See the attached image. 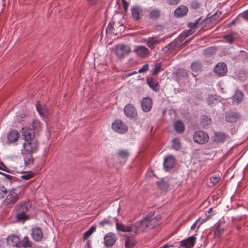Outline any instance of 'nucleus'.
Returning <instances> with one entry per match:
<instances>
[{"mask_svg": "<svg viewBox=\"0 0 248 248\" xmlns=\"http://www.w3.org/2000/svg\"><path fill=\"white\" fill-rule=\"evenodd\" d=\"M141 13L142 10L140 7L135 6L131 9L132 16L136 20L140 19Z\"/></svg>", "mask_w": 248, "mask_h": 248, "instance_id": "obj_27", "label": "nucleus"}, {"mask_svg": "<svg viewBox=\"0 0 248 248\" xmlns=\"http://www.w3.org/2000/svg\"><path fill=\"white\" fill-rule=\"evenodd\" d=\"M180 0H166L169 5H174L177 4Z\"/></svg>", "mask_w": 248, "mask_h": 248, "instance_id": "obj_49", "label": "nucleus"}, {"mask_svg": "<svg viewBox=\"0 0 248 248\" xmlns=\"http://www.w3.org/2000/svg\"><path fill=\"white\" fill-rule=\"evenodd\" d=\"M199 220H200V218H198L195 222L194 223H193V224L191 226V230H194L195 228H196V225H197V222L199 221Z\"/></svg>", "mask_w": 248, "mask_h": 248, "instance_id": "obj_56", "label": "nucleus"}, {"mask_svg": "<svg viewBox=\"0 0 248 248\" xmlns=\"http://www.w3.org/2000/svg\"><path fill=\"white\" fill-rule=\"evenodd\" d=\"M24 155V164L26 166L31 167L33 165L34 159L32 155V153H26L22 152Z\"/></svg>", "mask_w": 248, "mask_h": 248, "instance_id": "obj_22", "label": "nucleus"}, {"mask_svg": "<svg viewBox=\"0 0 248 248\" xmlns=\"http://www.w3.org/2000/svg\"><path fill=\"white\" fill-rule=\"evenodd\" d=\"M118 155L122 158H126L129 155V153L125 150H120L118 151Z\"/></svg>", "mask_w": 248, "mask_h": 248, "instance_id": "obj_43", "label": "nucleus"}, {"mask_svg": "<svg viewBox=\"0 0 248 248\" xmlns=\"http://www.w3.org/2000/svg\"><path fill=\"white\" fill-rule=\"evenodd\" d=\"M214 71L218 76H223L227 71V66L224 63H219L215 67Z\"/></svg>", "mask_w": 248, "mask_h": 248, "instance_id": "obj_10", "label": "nucleus"}, {"mask_svg": "<svg viewBox=\"0 0 248 248\" xmlns=\"http://www.w3.org/2000/svg\"><path fill=\"white\" fill-rule=\"evenodd\" d=\"M7 190L3 186L0 185V199L4 198L7 193Z\"/></svg>", "mask_w": 248, "mask_h": 248, "instance_id": "obj_42", "label": "nucleus"}, {"mask_svg": "<svg viewBox=\"0 0 248 248\" xmlns=\"http://www.w3.org/2000/svg\"><path fill=\"white\" fill-rule=\"evenodd\" d=\"M224 38L230 43H231L233 41V37L232 34H228L224 36Z\"/></svg>", "mask_w": 248, "mask_h": 248, "instance_id": "obj_47", "label": "nucleus"}, {"mask_svg": "<svg viewBox=\"0 0 248 248\" xmlns=\"http://www.w3.org/2000/svg\"><path fill=\"white\" fill-rule=\"evenodd\" d=\"M235 100L237 102H240L243 100V94L242 92L238 91L234 95Z\"/></svg>", "mask_w": 248, "mask_h": 248, "instance_id": "obj_40", "label": "nucleus"}, {"mask_svg": "<svg viewBox=\"0 0 248 248\" xmlns=\"http://www.w3.org/2000/svg\"><path fill=\"white\" fill-rule=\"evenodd\" d=\"M219 180V177H217V176H213V177H212L210 178L211 183H212L214 184H216L217 183Z\"/></svg>", "mask_w": 248, "mask_h": 248, "instance_id": "obj_50", "label": "nucleus"}, {"mask_svg": "<svg viewBox=\"0 0 248 248\" xmlns=\"http://www.w3.org/2000/svg\"><path fill=\"white\" fill-rule=\"evenodd\" d=\"M144 218L140 221H137L135 223L132 224V230L133 232H134L135 233H137L138 232L139 230L140 229H142V231H143L146 228L145 227V224H144Z\"/></svg>", "mask_w": 248, "mask_h": 248, "instance_id": "obj_24", "label": "nucleus"}, {"mask_svg": "<svg viewBox=\"0 0 248 248\" xmlns=\"http://www.w3.org/2000/svg\"><path fill=\"white\" fill-rule=\"evenodd\" d=\"M31 236L33 239L36 241H40L43 238V233L41 229L39 227L33 228L31 230Z\"/></svg>", "mask_w": 248, "mask_h": 248, "instance_id": "obj_14", "label": "nucleus"}, {"mask_svg": "<svg viewBox=\"0 0 248 248\" xmlns=\"http://www.w3.org/2000/svg\"><path fill=\"white\" fill-rule=\"evenodd\" d=\"M191 70L195 72H198L202 68V63L199 62H193L191 65Z\"/></svg>", "mask_w": 248, "mask_h": 248, "instance_id": "obj_34", "label": "nucleus"}, {"mask_svg": "<svg viewBox=\"0 0 248 248\" xmlns=\"http://www.w3.org/2000/svg\"><path fill=\"white\" fill-rule=\"evenodd\" d=\"M188 11V9L186 6H181L177 8L174 11V15L178 17H182L185 15Z\"/></svg>", "mask_w": 248, "mask_h": 248, "instance_id": "obj_25", "label": "nucleus"}, {"mask_svg": "<svg viewBox=\"0 0 248 248\" xmlns=\"http://www.w3.org/2000/svg\"><path fill=\"white\" fill-rule=\"evenodd\" d=\"M161 39L157 37H149L147 40V46L151 49L154 48L155 45L159 44Z\"/></svg>", "mask_w": 248, "mask_h": 248, "instance_id": "obj_28", "label": "nucleus"}, {"mask_svg": "<svg viewBox=\"0 0 248 248\" xmlns=\"http://www.w3.org/2000/svg\"><path fill=\"white\" fill-rule=\"evenodd\" d=\"M96 230V226H93L84 233V239L88 238Z\"/></svg>", "mask_w": 248, "mask_h": 248, "instance_id": "obj_38", "label": "nucleus"}, {"mask_svg": "<svg viewBox=\"0 0 248 248\" xmlns=\"http://www.w3.org/2000/svg\"><path fill=\"white\" fill-rule=\"evenodd\" d=\"M148 12L149 18L151 20H157L161 16V11L158 9H150L148 10Z\"/></svg>", "mask_w": 248, "mask_h": 248, "instance_id": "obj_19", "label": "nucleus"}, {"mask_svg": "<svg viewBox=\"0 0 248 248\" xmlns=\"http://www.w3.org/2000/svg\"><path fill=\"white\" fill-rule=\"evenodd\" d=\"M147 83L149 86L154 91L157 92L159 90V85L156 79L152 77H148L147 78Z\"/></svg>", "mask_w": 248, "mask_h": 248, "instance_id": "obj_16", "label": "nucleus"}, {"mask_svg": "<svg viewBox=\"0 0 248 248\" xmlns=\"http://www.w3.org/2000/svg\"><path fill=\"white\" fill-rule=\"evenodd\" d=\"M134 51L138 56L141 58L145 57L149 53L148 49L142 46H135Z\"/></svg>", "mask_w": 248, "mask_h": 248, "instance_id": "obj_13", "label": "nucleus"}, {"mask_svg": "<svg viewBox=\"0 0 248 248\" xmlns=\"http://www.w3.org/2000/svg\"><path fill=\"white\" fill-rule=\"evenodd\" d=\"M114 219L116 220V227L118 231L123 232H133L132 225L127 226L122 223H119L116 218Z\"/></svg>", "mask_w": 248, "mask_h": 248, "instance_id": "obj_18", "label": "nucleus"}, {"mask_svg": "<svg viewBox=\"0 0 248 248\" xmlns=\"http://www.w3.org/2000/svg\"><path fill=\"white\" fill-rule=\"evenodd\" d=\"M123 7L124 11L126 12L127 10L128 3L125 0H122Z\"/></svg>", "mask_w": 248, "mask_h": 248, "instance_id": "obj_54", "label": "nucleus"}, {"mask_svg": "<svg viewBox=\"0 0 248 248\" xmlns=\"http://www.w3.org/2000/svg\"><path fill=\"white\" fill-rule=\"evenodd\" d=\"M112 129L116 132L120 134L125 133L127 131V126L122 121L117 120L112 124Z\"/></svg>", "mask_w": 248, "mask_h": 248, "instance_id": "obj_7", "label": "nucleus"}, {"mask_svg": "<svg viewBox=\"0 0 248 248\" xmlns=\"http://www.w3.org/2000/svg\"><path fill=\"white\" fill-rule=\"evenodd\" d=\"M212 124V120L207 116H203L201 121V125L204 127H207Z\"/></svg>", "mask_w": 248, "mask_h": 248, "instance_id": "obj_32", "label": "nucleus"}, {"mask_svg": "<svg viewBox=\"0 0 248 248\" xmlns=\"http://www.w3.org/2000/svg\"><path fill=\"white\" fill-rule=\"evenodd\" d=\"M234 23V21H233L230 23L229 26H231V25H233Z\"/></svg>", "mask_w": 248, "mask_h": 248, "instance_id": "obj_60", "label": "nucleus"}, {"mask_svg": "<svg viewBox=\"0 0 248 248\" xmlns=\"http://www.w3.org/2000/svg\"><path fill=\"white\" fill-rule=\"evenodd\" d=\"M31 207L29 202H22L16 206V217L18 221H25L28 219L27 212Z\"/></svg>", "mask_w": 248, "mask_h": 248, "instance_id": "obj_2", "label": "nucleus"}, {"mask_svg": "<svg viewBox=\"0 0 248 248\" xmlns=\"http://www.w3.org/2000/svg\"><path fill=\"white\" fill-rule=\"evenodd\" d=\"M104 244L107 247L113 246L117 240L115 234L112 232H108L104 237Z\"/></svg>", "mask_w": 248, "mask_h": 248, "instance_id": "obj_9", "label": "nucleus"}, {"mask_svg": "<svg viewBox=\"0 0 248 248\" xmlns=\"http://www.w3.org/2000/svg\"><path fill=\"white\" fill-rule=\"evenodd\" d=\"M175 164V159L173 156H169L165 159L164 168L166 171L173 168Z\"/></svg>", "mask_w": 248, "mask_h": 248, "instance_id": "obj_21", "label": "nucleus"}, {"mask_svg": "<svg viewBox=\"0 0 248 248\" xmlns=\"http://www.w3.org/2000/svg\"><path fill=\"white\" fill-rule=\"evenodd\" d=\"M244 19L248 21V10L242 13L240 15Z\"/></svg>", "mask_w": 248, "mask_h": 248, "instance_id": "obj_51", "label": "nucleus"}, {"mask_svg": "<svg viewBox=\"0 0 248 248\" xmlns=\"http://www.w3.org/2000/svg\"><path fill=\"white\" fill-rule=\"evenodd\" d=\"M0 174L4 175V176H5L9 179H11V178L12 177V176L10 175L5 174H4V173H3L2 172H0Z\"/></svg>", "mask_w": 248, "mask_h": 248, "instance_id": "obj_57", "label": "nucleus"}, {"mask_svg": "<svg viewBox=\"0 0 248 248\" xmlns=\"http://www.w3.org/2000/svg\"><path fill=\"white\" fill-rule=\"evenodd\" d=\"M7 243L10 246H15L18 248H20L21 245V242L19 237L16 235L9 236L7 239Z\"/></svg>", "mask_w": 248, "mask_h": 248, "instance_id": "obj_11", "label": "nucleus"}, {"mask_svg": "<svg viewBox=\"0 0 248 248\" xmlns=\"http://www.w3.org/2000/svg\"><path fill=\"white\" fill-rule=\"evenodd\" d=\"M161 219L160 215L153 217L152 216H147L144 217V228L154 229L159 224L158 221Z\"/></svg>", "mask_w": 248, "mask_h": 248, "instance_id": "obj_5", "label": "nucleus"}, {"mask_svg": "<svg viewBox=\"0 0 248 248\" xmlns=\"http://www.w3.org/2000/svg\"><path fill=\"white\" fill-rule=\"evenodd\" d=\"M194 31L192 29H189L186 32L183 36H182L181 38H184V39H186V37L189 36L190 35H191L194 33Z\"/></svg>", "mask_w": 248, "mask_h": 248, "instance_id": "obj_46", "label": "nucleus"}, {"mask_svg": "<svg viewBox=\"0 0 248 248\" xmlns=\"http://www.w3.org/2000/svg\"><path fill=\"white\" fill-rule=\"evenodd\" d=\"M85 248H90V241H87V246Z\"/></svg>", "mask_w": 248, "mask_h": 248, "instance_id": "obj_59", "label": "nucleus"}, {"mask_svg": "<svg viewBox=\"0 0 248 248\" xmlns=\"http://www.w3.org/2000/svg\"><path fill=\"white\" fill-rule=\"evenodd\" d=\"M32 127L34 131L38 132L41 130V124L38 120H35L32 123Z\"/></svg>", "mask_w": 248, "mask_h": 248, "instance_id": "obj_36", "label": "nucleus"}, {"mask_svg": "<svg viewBox=\"0 0 248 248\" xmlns=\"http://www.w3.org/2000/svg\"><path fill=\"white\" fill-rule=\"evenodd\" d=\"M215 227L216 228V230L214 233L215 237L219 238L221 235L224 232V229L222 228H220L218 224H216Z\"/></svg>", "mask_w": 248, "mask_h": 248, "instance_id": "obj_35", "label": "nucleus"}, {"mask_svg": "<svg viewBox=\"0 0 248 248\" xmlns=\"http://www.w3.org/2000/svg\"><path fill=\"white\" fill-rule=\"evenodd\" d=\"M216 49L213 47H210L205 50V53L206 55H212L216 52Z\"/></svg>", "mask_w": 248, "mask_h": 248, "instance_id": "obj_45", "label": "nucleus"}, {"mask_svg": "<svg viewBox=\"0 0 248 248\" xmlns=\"http://www.w3.org/2000/svg\"><path fill=\"white\" fill-rule=\"evenodd\" d=\"M180 74H181V75L182 76V77L183 78H186V77H188V72L186 70H183L181 72Z\"/></svg>", "mask_w": 248, "mask_h": 248, "instance_id": "obj_52", "label": "nucleus"}, {"mask_svg": "<svg viewBox=\"0 0 248 248\" xmlns=\"http://www.w3.org/2000/svg\"><path fill=\"white\" fill-rule=\"evenodd\" d=\"M124 114L129 118H135L137 116V110L132 104L126 105L124 108Z\"/></svg>", "mask_w": 248, "mask_h": 248, "instance_id": "obj_8", "label": "nucleus"}, {"mask_svg": "<svg viewBox=\"0 0 248 248\" xmlns=\"http://www.w3.org/2000/svg\"><path fill=\"white\" fill-rule=\"evenodd\" d=\"M158 187L163 190L167 189L170 186L168 179L163 178L157 183Z\"/></svg>", "mask_w": 248, "mask_h": 248, "instance_id": "obj_29", "label": "nucleus"}, {"mask_svg": "<svg viewBox=\"0 0 248 248\" xmlns=\"http://www.w3.org/2000/svg\"><path fill=\"white\" fill-rule=\"evenodd\" d=\"M7 193V196L4 201V204L6 205L15 204L18 200V193L14 189L8 190Z\"/></svg>", "mask_w": 248, "mask_h": 248, "instance_id": "obj_6", "label": "nucleus"}, {"mask_svg": "<svg viewBox=\"0 0 248 248\" xmlns=\"http://www.w3.org/2000/svg\"><path fill=\"white\" fill-rule=\"evenodd\" d=\"M196 237L192 236L181 242V246L186 248H192L195 245Z\"/></svg>", "mask_w": 248, "mask_h": 248, "instance_id": "obj_15", "label": "nucleus"}, {"mask_svg": "<svg viewBox=\"0 0 248 248\" xmlns=\"http://www.w3.org/2000/svg\"><path fill=\"white\" fill-rule=\"evenodd\" d=\"M112 28V25L111 23H109L108 25L107 30L111 31V29Z\"/></svg>", "mask_w": 248, "mask_h": 248, "instance_id": "obj_58", "label": "nucleus"}, {"mask_svg": "<svg viewBox=\"0 0 248 248\" xmlns=\"http://www.w3.org/2000/svg\"><path fill=\"white\" fill-rule=\"evenodd\" d=\"M112 223L108 219H104L102 221L98 222V225L100 227H104L106 225H111Z\"/></svg>", "mask_w": 248, "mask_h": 248, "instance_id": "obj_41", "label": "nucleus"}, {"mask_svg": "<svg viewBox=\"0 0 248 248\" xmlns=\"http://www.w3.org/2000/svg\"><path fill=\"white\" fill-rule=\"evenodd\" d=\"M149 69V64H144L142 68H140L139 70V73H143L147 72Z\"/></svg>", "mask_w": 248, "mask_h": 248, "instance_id": "obj_48", "label": "nucleus"}, {"mask_svg": "<svg viewBox=\"0 0 248 248\" xmlns=\"http://www.w3.org/2000/svg\"><path fill=\"white\" fill-rule=\"evenodd\" d=\"M198 23V20L194 23H190L189 24V27L191 28L190 29H192L193 30L194 29L197 28Z\"/></svg>", "mask_w": 248, "mask_h": 248, "instance_id": "obj_53", "label": "nucleus"}, {"mask_svg": "<svg viewBox=\"0 0 248 248\" xmlns=\"http://www.w3.org/2000/svg\"><path fill=\"white\" fill-rule=\"evenodd\" d=\"M36 109L39 114L43 117H46L49 114L48 108L46 105H41L37 103Z\"/></svg>", "mask_w": 248, "mask_h": 248, "instance_id": "obj_17", "label": "nucleus"}, {"mask_svg": "<svg viewBox=\"0 0 248 248\" xmlns=\"http://www.w3.org/2000/svg\"><path fill=\"white\" fill-rule=\"evenodd\" d=\"M212 210V208H210V209H209V212H211Z\"/></svg>", "mask_w": 248, "mask_h": 248, "instance_id": "obj_61", "label": "nucleus"}, {"mask_svg": "<svg viewBox=\"0 0 248 248\" xmlns=\"http://www.w3.org/2000/svg\"><path fill=\"white\" fill-rule=\"evenodd\" d=\"M34 173L31 171H26L22 173L21 178L25 180H29L33 177Z\"/></svg>", "mask_w": 248, "mask_h": 248, "instance_id": "obj_37", "label": "nucleus"}, {"mask_svg": "<svg viewBox=\"0 0 248 248\" xmlns=\"http://www.w3.org/2000/svg\"><path fill=\"white\" fill-rule=\"evenodd\" d=\"M181 146V142L180 140L176 138L173 140L172 147L175 150H178L180 148Z\"/></svg>", "mask_w": 248, "mask_h": 248, "instance_id": "obj_39", "label": "nucleus"}, {"mask_svg": "<svg viewBox=\"0 0 248 248\" xmlns=\"http://www.w3.org/2000/svg\"><path fill=\"white\" fill-rule=\"evenodd\" d=\"M193 139L195 142L203 144L208 142L209 136L207 133L202 131H198L193 135Z\"/></svg>", "mask_w": 248, "mask_h": 248, "instance_id": "obj_4", "label": "nucleus"}, {"mask_svg": "<svg viewBox=\"0 0 248 248\" xmlns=\"http://www.w3.org/2000/svg\"><path fill=\"white\" fill-rule=\"evenodd\" d=\"M21 245L20 247H23L24 248H31L32 246V243L29 239L27 236H25L23 239L20 241Z\"/></svg>", "mask_w": 248, "mask_h": 248, "instance_id": "obj_33", "label": "nucleus"}, {"mask_svg": "<svg viewBox=\"0 0 248 248\" xmlns=\"http://www.w3.org/2000/svg\"><path fill=\"white\" fill-rule=\"evenodd\" d=\"M152 100L150 97L144 98L141 103L142 109L144 112L149 111L152 107Z\"/></svg>", "mask_w": 248, "mask_h": 248, "instance_id": "obj_12", "label": "nucleus"}, {"mask_svg": "<svg viewBox=\"0 0 248 248\" xmlns=\"http://www.w3.org/2000/svg\"><path fill=\"white\" fill-rule=\"evenodd\" d=\"M19 138V134L16 130H12L10 131L7 135V142L13 143L16 141Z\"/></svg>", "mask_w": 248, "mask_h": 248, "instance_id": "obj_23", "label": "nucleus"}, {"mask_svg": "<svg viewBox=\"0 0 248 248\" xmlns=\"http://www.w3.org/2000/svg\"><path fill=\"white\" fill-rule=\"evenodd\" d=\"M174 128L177 132L182 133L184 131L185 126L182 122L177 121L174 124Z\"/></svg>", "mask_w": 248, "mask_h": 248, "instance_id": "obj_31", "label": "nucleus"}, {"mask_svg": "<svg viewBox=\"0 0 248 248\" xmlns=\"http://www.w3.org/2000/svg\"><path fill=\"white\" fill-rule=\"evenodd\" d=\"M130 51L131 48L129 46L119 44L116 46L115 53L119 58L122 59L127 56Z\"/></svg>", "mask_w": 248, "mask_h": 248, "instance_id": "obj_3", "label": "nucleus"}, {"mask_svg": "<svg viewBox=\"0 0 248 248\" xmlns=\"http://www.w3.org/2000/svg\"><path fill=\"white\" fill-rule=\"evenodd\" d=\"M135 240L133 236H127L125 239V246L126 248H133Z\"/></svg>", "mask_w": 248, "mask_h": 248, "instance_id": "obj_30", "label": "nucleus"}, {"mask_svg": "<svg viewBox=\"0 0 248 248\" xmlns=\"http://www.w3.org/2000/svg\"><path fill=\"white\" fill-rule=\"evenodd\" d=\"M226 120L229 123H234L239 119V115L234 112H227L225 114Z\"/></svg>", "mask_w": 248, "mask_h": 248, "instance_id": "obj_20", "label": "nucleus"}, {"mask_svg": "<svg viewBox=\"0 0 248 248\" xmlns=\"http://www.w3.org/2000/svg\"><path fill=\"white\" fill-rule=\"evenodd\" d=\"M22 137L24 140L22 152L34 153L36 152L39 146L38 141L34 138V135L31 129L22 128Z\"/></svg>", "mask_w": 248, "mask_h": 248, "instance_id": "obj_1", "label": "nucleus"}, {"mask_svg": "<svg viewBox=\"0 0 248 248\" xmlns=\"http://www.w3.org/2000/svg\"><path fill=\"white\" fill-rule=\"evenodd\" d=\"M161 65L160 63H156L155 65L154 69L153 72V75H156L160 70Z\"/></svg>", "mask_w": 248, "mask_h": 248, "instance_id": "obj_44", "label": "nucleus"}, {"mask_svg": "<svg viewBox=\"0 0 248 248\" xmlns=\"http://www.w3.org/2000/svg\"><path fill=\"white\" fill-rule=\"evenodd\" d=\"M7 169H8L7 167L5 165H4L3 163H2L1 166H0V170H4L5 171H8Z\"/></svg>", "mask_w": 248, "mask_h": 248, "instance_id": "obj_55", "label": "nucleus"}, {"mask_svg": "<svg viewBox=\"0 0 248 248\" xmlns=\"http://www.w3.org/2000/svg\"><path fill=\"white\" fill-rule=\"evenodd\" d=\"M227 136L226 134L222 132H218L215 134L213 137L214 141L217 143L223 142Z\"/></svg>", "mask_w": 248, "mask_h": 248, "instance_id": "obj_26", "label": "nucleus"}]
</instances>
